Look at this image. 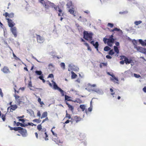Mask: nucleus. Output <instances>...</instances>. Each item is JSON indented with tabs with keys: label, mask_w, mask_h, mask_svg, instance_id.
<instances>
[{
	"label": "nucleus",
	"mask_w": 146,
	"mask_h": 146,
	"mask_svg": "<svg viewBox=\"0 0 146 146\" xmlns=\"http://www.w3.org/2000/svg\"><path fill=\"white\" fill-rule=\"evenodd\" d=\"M52 140L59 145H62L63 141L62 139H60L58 138L52 137Z\"/></svg>",
	"instance_id": "5"
},
{
	"label": "nucleus",
	"mask_w": 146,
	"mask_h": 146,
	"mask_svg": "<svg viewBox=\"0 0 146 146\" xmlns=\"http://www.w3.org/2000/svg\"><path fill=\"white\" fill-rule=\"evenodd\" d=\"M142 21H136L135 22L134 24L136 25H138L140 24L141 23Z\"/></svg>",
	"instance_id": "41"
},
{
	"label": "nucleus",
	"mask_w": 146,
	"mask_h": 146,
	"mask_svg": "<svg viewBox=\"0 0 146 146\" xmlns=\"http://www.w3.org/2000/svg\"><path fill=\"white\" fill-rule=\"evenodd\" d=\"M84 44L87 46V49L88 50H89L90 51H91L92 50V49L89 46V45L87 43V42H85L84 43Z\"/></svg>",
	"instance_id": "33"
},
{
	"label": "nucleus",
	"mask_w": 146,
	"mask_h": 146,
	"mask_svg": "<svg viewBox=\"0 0 146 146\" xmlns=\"http://www.w3.org/2000/svg\"><path fill=\"white\" fill-rule=\"evenodd\" d=\"M61 67L63 68V69L65 68V64L63 62H62L60 64Z\"/></svg>",
	"instance_id": "46"
},
{
	"label": "nucleus",
	"mask_w": 146,
	"mask_h": 146,
	"mask_svg": "<svg viewBox=\"0 0 146 146\" xmlns=\"http://www.w3.org/2000/svg\"><path fill=\"white\" fill-rule=\"evenodd\" d=\"M77 19L78 21L82 22H85L87 21V20L86 19L83 18L81 16H80L79 18H78Z\"/></svg>",
	"instance_id": "22"
},
{
	"label": "nucleus",
	"mask_w": 146,
	"mask_h": 146,
	"mask_svg": "<svg viewBox=\"0 0 146 146\" xmlns=\"http://www.w3.org/2000/svg\"><path fill=\"white\" fill-rule=\"evenodd\" d=\"M119 62L120 64H123L125 63L124 60H122L120 61Z\"/></svg>",
	"instance_id": "53"
},
{
	"label": "nucleus",
	"mask_w": 146,
	"mask_h": 146,
	"mask_svg": "<svg viewBox=\"0 0 146 146\" xmlns=\"http://www.w3.org/2000/svg\"><path fill=\"white\" fill-rule=\"evenodd\" d=\"M11 31L14 35L15 37H16L17 36V29L15 27H14L11 28Z\"/></svg>",
	"instance_id": "15"
},
{
	"label": "nucleus",
	"mask_w": 146,
	"mask_h": 146,
	"mask_svg": "<svg viewBox=\"0 0 146 146\" xmlns=\"http://www.w3.org/2000/svg\"><path fill=\"white\" fill-rule=\"evenodd\" d=\"M6 19L7 21L8 25L9 27L12 28L15 25V23L12 21V20L9 18H6Z\"/></svg>",
	"instance_id": "13"
},
{
	"label": "nucleus",
	"mask_w": 146,
	"mask_h": 146,
	"mask_svg": "<svg viewBox=\"0 0 146 146\" xmlns=\"http://www.w3.org/2000/svg\"><path fill=\"white\" fill-rule=\"evenodd\" d=\"M28 86L30 87H31L32 86V82L31 81L29 82L28 84Z\"/></svg>",
	"instance_id": "56"
},
{
	"label": "nucleus",
	"mask_w": 146,
	"mask_h": 146,
	"mask_svg": "<svg viewBox=\"0 0 146 146\" xmlns=\"http://www.w3.org/2000/svg\"><path fill=\"white\" fill-rule=\"evenodd\" d=\"M66 104L67 105L69 109L70 110L72 111H73L74 110V107L70 105L67 101L66 102Z\"/></svg>",
	"instance_id": "21"
},
{
	"label": "nucleus",
	"mask_w": 146,
	"mask_h": 146,
	"mask_svg": "<svg viewBox=\"0 0 146 146\" xmlns=\"http://www.w3.org/2000/svg\"><path fill=\"white\" fill-rule=\"evenodd\" d=\"M19 121H21L22 122V123H24V122H25V120L23 119H19Z\"/></svg>",
	"instance_id": "58"
},
{
	"label": "nucleus",
	"mask_w": 146,
	"mask_h": 146,
	"mask_svg": "<svg viewBox=\"0 0 146 146\" xmlns=\"http://www.w3.org/2000/svg\"><path fill=\"white\" fill-rule=\"evenodd\" d=\"M143 91L145 92L146 93V87L145 86L144 87L143 89Z\"/></svg>",
	"instance_id": "61"
},
{
	"label": "nucleus",
	"mask_w": 146,
	"mask_h": 146,
	"mask_svg": "<svg viewBox=\"0 0 146 146\" xmlns=\"http://www.w3.org/2000/svg\"><path fill=\"white\" fill-rule=\"evenodd\" d=\"M74 102H76L80 104H81L82 103V101L79 98H76V100L74 101Z\"/></svg>",
	"instance_id": "30"
},
{
	"label": "nucleus",
	"mask_w": 146,
	"mask_h": 146,
	"mask_svg": "<svg viewBox=\"0 0 146 146\" xmlns=\"http://www.w3.org/2000/svg\"><path fill=\"white\" fill-rule=\"evenodd\" d=\"M114 53L113 51V49H111L109 51L108 54L110 55H112Z\"/></svg>",
	"instance_id": "42"
},
{
	"label": "nucleus",
	"mask_w": 146,
	"mask_h": 146,
	"mask_svg": "<svg viewBox=\"0 0 146 146\" xmlns=\"http://www.w3.org/2000/svg\"><path fill=\"white\" fill-rule=\"evenodd\" d=\"M26 125L27 126L28 125H31L32 126H33L34 125H35L34 124H33V123H28V125Z\"/></svg>",
	"instance_id": "51"
},
{
	"label": "nucleus",
	"mask_w": 146,
	"mask_h": 146,
	"mask_svg": "<svg viewBox=\"0 0 146 146\" xmlns=\"http://www.w3.org/2000/svg\"><path fill=\"white\" fill-rule=\"evenodd\" d=\"M51 131L52 134L54 136V138H58L57 137V134L55 133L54 131L52 130H51Z\"/></svg>",
	"instance_id": "43"
},
{
	"label": "nucleus",
	"mask_w": 146,
	"mask_h": 146,
	"mask_svg": "<svg viewBox=\"0 0 146 146\" xmlns=\"http://www.w3.org/2000/svg\"><path fill=\"white\" fill-rule=\"evenodd\" d=\"M10 111H11V110H15L17 108V105L16 104L14 105H11L10 106Z\"/></svg>",
	"instance_id": "24"
},
{
	"label": "nucleus",
	"mask_w": 146,
	"mask_h": 146,
	"mask_svg": "<svg viewBox=\"0 0 146 146\" xmlns=\"http://www.w3.org/2000/svg\"><path fill=\"white\" fill-rule=\"evenodd\" d=\"M71 98V97L67 95H65V99L66 100H67V101H71L72 100L70 99Z\"/></svg>",
	"instance_id": "31"
},
{
	"label": "nucleus",
	"mask_w": 146,
	"mask_h": 146,
	"mask_svg": "<svg viewBox=\"0 0 146 146\" xmlns=\"http://www.w3.org/2000/svg\"><path fill=\"white\" fill-rule=\"evenodd\" d=\"M55 5L53 7L56 11L58 10L59 13H58L59 16H62L64 15V13L62 12V10L60 8L59 6L55 7Z\"/></svg>",
	"instance_id": "8"
},
{
	"label": "nucleus",
	"mask_w": 146,
	"mask_h": 146,
	"mask_svg": "<svg viewBox=\"0 0 146 146\" xmlns=\"http://www.w3.org/2000/svg\"><path fill=\"white\" fill-rule=\"evenodd\" d=\"M47 113L46 111H45L44 112L42 115V116L40 117L41 119H42V118H45V117H47Z\"/></svg>",
	"instance_id": "25"
},
{
	"label": "nucleus",
	"mask_w": 146,
	"mask_h": 146,
	"mask_svg": "<svg viewBox=\"0 0 146 146\" xmlns=\"http://www.w3.org/2000/svg\"><path fill=\"white\" fill-rule=\"evenodd\" d=\"M35 135L36 138L37 139H38V135L37 133L35 132Z\"/></svg>",
	"instance_id": "62"
},
{
	"label": "nucleus",
	"mask_w": 146,
	"mask_h": 146,
	"mask_svg": "<svg viewBox=\"0 0 146 146\" xmlns=\"http://www.w3.org/2000/svg\"><path fill=\"white\" fill-rule=\"evenodd\" d=\"M70 121L72 123L73 122V121H70L69 120H66L64 123L67 124L69 123Z\"/></svg>",
	"instance_id": "57"
},
{
	"label": "nucleus",
	"mask_w": 146,
	"mask_h": 146,
	"mask_svg": "<svg viewBox=\"0 0 146 146\" xmlns=\"http://www.w3.org/2000/svg\"><path fill=\"white\" fill-rule=\"evenodd\" d=\"M33 122H36L37 123H39L41 122V120H40L39 119H33Z\"/></svg>",
	"instance_id": "37"
},
{
	"label": "nucleus",
	"mask_w": 146,
	"mask_h": 146,
	"mask_svg": "<svg viewBox=\"0 0 146 146\" xmlns=\"http://www.w3.org/2000/svg\"><path fill=\"white\" fill-rule=\"evenodd\" d=\"M134 76L136 78H139L141 77L140 76L139 74H134Z\"/></svg>",
	"instance_id": "49"
},
{
	"label": "nucleus",
	"mask_w": 146,
	"mask_h": 146,
	"mask_svg": "<svg viewBox=\"0 0 146 146\" xmlns=\"http://www.w3.org/2000/svg\"><path fill=\"white\" fill-rule=\"evenodd\" d=\"M120 60H124L125 63L126 64H129L131 63L132 60L131 59H129L127 58L125 56L122 55L120 56Z\"/></svg>",
	"instance_id": "4"
},
{
	"label": "nucleus",
	"mask_w": 146,
	"mask_h": 146,
	"mask_svg": "<svg viewBox=\"0 0 146 146\" xmlns=\"http://www.w3.org/2000/svg\"><path fill=\"white\" fill-rule=\"evenodd\" d=\"M139 43L142 45L143 46L145 45V42L144 41H143L141 39H139Z\"/></svg>",
	"instance_id": "40"
},
{
	"label": "nucleus",
	"mask_w": 146,
	"mask_h": 146,
	"mask_svg": "<svg viewBox=\"0 0 146 146\" xmlns=\"http://www.w3.org/2000/svg\"><path fill=\"white\" fill-rule=\"evenodd\" d=\"M80 108L83 111H85V112L87 114L88 111L87 109H86V106L85 105H80Z\"/></svg>",
	"instance_id": "20"
},
{
	"label": "nucleus",
	"mask_w": 146,
	"mask_h": 146,
	"mask_svg": "<svg viewBox=\"0 0 146 146\" xmlns=\"http://www.w3.org/2000/svg\"><path fill=\"white\" fill-rule=\"evenodd\" d=\"M68 11L74 17H75L76 16H77V15L78 14V13H77L76 11H74V8L73 7H72V8L70 9Z\"/></svg>",
	"instance_id": "12"
},
{
	"label": "nucleus",
	"mask_w": 146,
	"mask_h": 146,
	"mask_svg": "<svg viewBox=\"0 0 146 146\" xmlns=\"http://www.w3.org/2000/svg\"><path fill=\"white\" fill-rule=\"evenodd\" d=\"M93 34L91 32L84 31L83 32V38L85 40L89 41L92 39Z\"/></svg>",
	"instance_id": "3"
},
{
	"label": "nucleus",
	"mask_w": 146,
	"mask_h": 146,
	"mask_svg": "<svg viewBox=\"0 0 146 146\" xmlns=\"http://www.w3.org/2000/svg\"><path fill=\"white\" fill-rule=\"evenodd\" d=\"M59 91L60 92L62 96H64V91L61 89H60Z\"/></svg>",
	"instance_id": "47"
},
{
	"label": "nucleus",
	"mask_w": 146,
	"mask_h": 146,
	"mask_svg": "<svg viewBox=\"0 0 146 146\" xmlns=\"http://www.w3.org/2000/svg\"><path fill=\"white\" fill-rule=\"evenodd\" d=\"M0 95L2 97L3 96V94L1 89L0 88Z\"/></svg>",
	"instance_id": "55"
},
{
	"label": "nucleus",
	"mask_w": 146,
	"mask_h": 146,
	"mask_svg": "<svg viewBox=\"0 0 146 146\" xmlns=\"http://www.w3.org/2000/svg\"><path fill=\"white\" fill-rule=\"evenodd\" d=\"M14 97H15V100L19 104H20L22 103L23 97H20L16 94L14 95Z\"/></svg>",
	"instance_id": "6"
},
{
	"label": "nucleus",
	"mask_w": 146,
	"mask_h": 146,
	"mask_svg": "<svg viewBox=\"0 0 146 146\" xmlns=\"http://www.w3.org/2000/svg\"><path fill=\"white\" fill-rule=\"evenodd\" d=\"M92 110V108L91 107H90L89 108H88V110H87L88 112V111L89 112H91Z\"/></svg>",
	"instance_id": "54"
},
{
	"label": "nucleus",
	"mask_w": 146,
	"mask_h": 146,
	"mask_svg": "<svg viewBox=\"0 0 146 146\" xmlns=\"http://www.w3.org/2000/svg\"><path fill=\"white\" fill-rule=\"evenodd\" d=\"M82 120V118L78 116H75L74 117V119H73V121H75L76 123H77L80 121Z\"/></svg>",
	"instance_id": "18"
},
{
	"label": "nucleus",
	"mask_w": 146,
	"mask_h": 146,
	"mask_svg": "<svg viewBox=\"0 0 146 146\" xmlns=\"http://www.w3.org/2000/svg\"><path fill=\"white\" fill-rule=\"evenodd\" d=\"M37 129L39 131H40L42 130V126L41 125V124L38 125L37 126Z\"/></svg>",
	"instance_id": "34"
},
{
	"label": "nucleus",
	"mask_w": 146,
	"mask_h": 146,
	"mask_svg": "<svg viewBox=\"0 0 146 146\" xmlns=\"http://www.w3.org/2000/svg\"><path fill=\"white\" fill-rule=\"evenodd\" d=\"M107 26L108 27H110V28H112L113 27L114 25L111 23H108V24Z\"/></svg>",
	"instance_id": "45"
},
{
	"label": "nucleus",
	"mask_w": 146,
	"mask_h": 146,
	"mask_svg": "<svg viewBox=\"0 0 146 146\" xmlns=\"http://www.w3.org/2000/svg\"><path fill=\"white\" fill-rule=\"evenodd\" d=\"M113 35H111L108 38L104 37L103 39V41L104 43L106 44L108 46L111 47L112 44L114 43L115 39L113 38Z\"/></svg>",
	"instance_id": "2"
},
{
	"label": "nucleus",
	"mask_w": 146,
	"mask_h": 146,
	"mask_svg": "<svg viewBox=\"0 0 146 146\" xmlns=\"http://www.w3.org/2000/svg\"><path fill=\"white\" fill-rule=\"evenodd\" d=\"M53 77H54V75H53V74H49L48 75V78H53Z\"/></svg>",
	"instance_id": "52"
},
{
	"label": "nucleus",
	"mask_w": 146,
	"mask_h": 146,
	"mask_svg": "<svg viewBox=\"0 0 146 146\" xmlns=\"http://www.w3.org/2000/svg\"><path fill=\"white\" fill-rule=\"evenodd\" d=\"M39 78L42 80L43 78V77L42 76H40L39 77Z\"/></svg>",
	"instance_id": "63"
},
{
	"label": "nucleus",
	"mask_w": 146,
	"mask_h": 146,
	"mask_svg": "<svg viewBox=\"0 0 146 146\" xmlns=\"http://www.w3.org/2000/svg\"><path fill=\"white\" fill-rule=\"evenodd\" d=\"M18 132L20 133L23 137H26L27 135V132L26 129H23L22 127V129L18 131Z\"/></svg>",
	"instance_id": "10"
},
{
	"label": "nucleus",
	"mask_w": 146,
	"mask_h": 146,
	"mask_svg": "<svg viewBox=\"0 0 146 146\" xmlns=\"http://www.w3.org/2000/svg\"><path fill=\"white\" fill-rule=\"evenodd\" d=\"M111 48L108 46H105L104 48V50L105 51H108L110 50Z\"/></svg>",
	"instance_id": "38"
},
{
	"label": "nucleus",
	"mask_w": 146,
	"mask_h": 146,
	"mask_svg": "<svg viewBox=\"0 0 146 146\" xmlns=\"http://www.w3.org/2000/svg\"><path fill=\"white\" fill-rule=\"evenodd\" d=\"M96 86V85L95 84L91 85L89 84H88V88L90 89V88H92V87H95Z\"/></svg>",
	"instance_id": "36"
},
{
	"label": "nucleus",
	"mask_w": 146,
	"mask_h": 146,
	"mask_svg": "<svg viewBox=\"0 0 146 146\" xmlns=\"http://www.w3.org/2000/svg\"><path fill=\"white\" fill-rule=\"evenodd\" d=\"M1 70L5 73H8L10 72L9 69L7 66H4Z\"/></svg>",
	"instance_id": "17"
},
{
	"label": "nucleus",
	"mask_w": 146,
	"mask_h": 146,
	"mask_svg": "<svg viewBox=\"0 0 146 146\" xmlns=\"http://www.w3.org/2000/svg\"><path fill=\"white\" fill-rule=\"evenodd\" d=\"M89 42L92 44L93 46L95 47V48L97 50H98V48L99 46V44L98 42H96L95 43H94V40L89 41H88Z\"/></svg>",
	"instance_id": "14"
},
{
	"label": "nucleus",
	"mask_w": 146,
	"mask_h": 146,
	"mask_svg": "<svg viewBox=\"0 0 146 146\" xmlns=\"http://www.w3.org/2000/svg\"><path fill=\"white\" fill-rule=\"evenodd\" d=\"M52 82L53 83V88L55 90H57L59 91V90L61 89L56 84V83L53 81V80L52 81Z\"/></svg>",
	"instance_id": "23"
},
{
	"label": "nucleus",
	"mask_w": 146,
	"mask_h": 146,
	"mask_svg": "<svg viewBox=\"0 0 146 146\" xmlns=\"http://www.w3.org/2000/svg\"><path fill=\"white\" fill-rule=\"evenodd\" d=\"M136 48L137 50L139 52L146 55V48L141 46H137Z\"/></svg>",
	"instance_id": "11"
},
{
	"label": "nucleus",
	"mask_w": 146,
	"mask_h": 146,
	"mask_svg": "<svg viewBox=\"0 0 146 146\" xmlns=\"http://www.w3.org/2000/svg\"><path fill=\"white\" fill-rule=\"evenodd\" d=\"M46 129L45 128H44L42 129V130L40 131V133H39L40 135H42V134L44 133V134L45 135V137H43V138L44 139L45 141H47L48 140V135H47L46 132Z\"/></svg>",
	"instance_id": "7"
},
{
	"label": "nucleus",
	"mask_w": 146,
	"mask_h": 146,
	"mask_svg": "<svg viewBox=\"0 0 146 146\" xmlns=\"http://www.w3.org/2000/svg\"><path fill=\"white\" fill-rule=\"evenodd\" d=\"M14 130L15 131H20V130L22 129V127H13Z\"/></svg>",
	"instance_id": "35"
},
{
	"label": "nucleus",
	"mask_w": 146,
	"mask_h": 146,
	"mask_svg": "<svg viewBox=\"0 0 146 146\" xmlns=\"http://www.w3.org/2000/svg\"><path fill=\"white\" fill-rule=\"evenodd\" d=\"M114 31H116L117 32L120 31H121V30L120 29H118L117 28H115L114 29H111L110 30V31L111 32H113Z\"/></svg>",
	"instance_id": "27"
},
{
	"label": "nucleus",
	"mask_w": 146,
	"mask_h": 146,
	"mask_svg": "<svg viewBox=\"0 0 146 146\" xmlns=\"http://www.w3.org/2000/svg\"><path fill=\"white\" fill-rule=\"evenodd\" d=\"M106 57L108 59H111L112 58L111 56L109 55H106Z\"/></svg>",
	"instance_id": "60"
},
{
	"label": "nucleus",
	"mask_w": 146,
	"mask_h": 146,
	"mask_svg": "<svg viewBox=\"0 0 146 146\" xmlns=\"http://www.w3.org/2000/svg\"><path fill=\"white\" fill-rule=\"evenodd\" d=\"M67 6H68V8H72V1H70L67 4Z\"/></svg>",
	"instance_id": "26"
},
{
	"label": "nucleus",
	"mask_w": 146,
	"mask_h": 146,
	"mask_svg": "<svg viewBox=\"0 0 146 146\" xmlns=\"http://www.w3.org/2000/svg\"><path fill=\"white\" fill-rule=\"evenodd\" d=\"M110 92H111V95H113L114 94H115V92H113V90L112 88H110Z\"/></svg>",
	"instance_id": "48"
},
{
	"label": "nucleus",
	"mask_w": 146,
	"mask_h": 146,
	"mask_svg": "<svg viewBox=\"0 0 146 146\" xmlns=\"http://www.w3.org/2000/svg\"><path fill=\"white\" fill-rule=\"evenodd\" d=\"M114 51L117 53V54H118L119 53V50L117 46H114Z\"/></svg>",
	"instance_id": "32"
},
{
	"label": "nucleus",
	"mask_w": 146,
	"mask_h": 146,
	"mask_svg": "<svg viewBox=\"0 0 146 146\" xmlns=\"http://www.w3.org/2000/svg\"><path fill=\"white\" fill-rule=\"evenodd\" d=\"M48 120L49 119H48V117H46L45 119L42 120L41 124H42L43 123H44L46 121H48Z\"/></svg>",
	"instance_id": "50"
},
{
	"label": "nucleus",
	"mask_w": 146,
	"mask_h": 146,
	"mask_svg": "<svg viewBox=\"0 0 146 146\" xmlns=\"http://www.w3.org/2000/svg\"><path fill=\"white\" fill-rule=\"evenodd\" d=\"M38 101L41 105H44V104L43 102L41 101V99L40 98H38Z\"/></svg>",
	"instance_id": "39"
},
{
	"label": "nucleus",
	"mask_w": 146,
	"mask_h": 146,
	"mask_svg": "<svg viewBox=\"0 0 146 146\" xmlns=\"http://www.w3.org/2000/svg\"><path fill=\"white\" fill-rule=\"evenodd\" d=\"M66 113L65 118H67L68 119H72L71 118V115L67 113V111L66 110Z\"/></svg>",
	"instance_id": "29"
},
{
	"label": "nucleus",
	"mask_w": 146,
	"mask_h": 146,
	"mask_svg": "<svg viewBox=\"0 0 146 146\" xmlns=\"http://www.w3.org/2000/svg\"><path fill=\"white\" fill-rule=\"evenodd\" d=\"M39 2L43 5L45 10L48 9L50 7H53L55 6V4L53 3H51L48 0H46L45 1L44 0H40Z\"/></svg>",
	"instance_id": "1"
},
{
	"label": "nucleus",
	"mask_w": 146,
	"mask_h": 146,
	"mask_svg": "<svg viewBox=\"0 0 146 146\" xmlns=\"http://www.w3.org/2000/svg\"><path fill=\"white\" fill-rule=\"evenodd\" d=\"M108 74L110 75V76H111L112 77V78H110V80H111L113 81V82H115V80L116 81V83H118V79L116 78L114 75L111 74H110L109 72H108Z\"/></svg>",
	"instance_id": "16"
},
{
	"label": "nucleus",
	"mask_w": 146,
	"mask_h": 146,
	"mask_svg": "<svg viewBox=\"0 0 146 146\" xmlns=\"http://www.w3.org/2000/svg\"><path fill=\"white\" fill-rule=\"evenodd\" d=\"M71 73L72 74V78H75L77 76V75L76 74H75L73 71H71Z\"/></svg>",
	"instance_id": "28"
},
{
	"label": "nucleus",
	"mask_w": 146,
	"mask_h": 146,
	"mask_svg": "<svg viewBox=\"0 0 146 146\" xmlns=\"http://www.w3.org/2000/svg\"><path fill=\"white\" fill-rule=\"evenodd\" d=\"M36 38L37 42L38 43H41L44 42V38L40 35H36Z\"/></svg>",
	"instance_id": "9"
},
{
	"label": "nucleus",
	"mask_w": 146,
	"mask_h": 146,
	"mask_svg": "<svg viewBox=\"0 0 146 146\" xmlns=\"http://www.w3.org/2000/svg\"><path fill=\"white\" fill-rule=\"evenodd\" d=\"M48 67L49 68H50V67H53V66L52 65V64H50L48 65Z\"/></svg>",
	"instance_id": "64"
},
{
	"label": "nucleus",
	"mask_w": 146,
	"mask_h": 146,
	"mask_svg": "<svg viewBox=\"0 0 146 146\" xmlns=\"http://www.w3.org/2000/svg\"><path fill=\"white\" fill-rule=\"evenodd\" d=\"M35 73L38 75H40L42 74V72L41 71H36Z\"/></svg>",
	"instance_id": "44"
},
{
	"label": "nucleus",
	"mask_w": 146,
	"mask_h": 146,
	"mask_svg": "<svg viewBox=\"0 0 146 146\" xmlns=\"http://www.w3.org/2000/svg\"><path fill=\"white\" fill-rule=\"evenodd\" d=\"M37 115L39 117L40 116L41 114L40 111H38L37 113Z\"/></svg>",
	"instance_id": "59"
},
{
	"label": "nucleus",
	"mask_w": 146,
	"mask_h": 146,
	"mask_svg": "<svg viewBox=\"0 0 146 146\" xmlns=\"http://www.w3.org/2000/svg\"><path fill=\"white\" fill-rule=\"evenodd\" d=\"M3 15L5 16L6 17H8L10 18H13L14 17V14L13 13H11L9 14L7 12H6L5 13L3 14Z\"/></svg>",
	"instance_id": "19"
}]
</instances>
